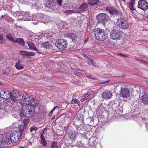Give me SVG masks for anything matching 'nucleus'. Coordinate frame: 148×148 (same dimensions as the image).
<instances>
[{"label":"nucleus","instance_id":"f257e3e1","mask_svg":"<svg viewBox=\"0 0 148 148\" xmlns=\"http://www.w3.org/2000/svg\"><path fill=\"white\" fill-rule=\"evenodd\" d=\"M22 112L24 115L27 117H30L35 120L38 119L39 116V114L34 112L35 108L31 107L27 104L24 105L22 107Z\"/></svg>","mask_w":148,"mask_h":148},{"label":"nucleus","instance_id":"f03ea898","mask_svg":"<svg viewBox=\"0 0 148 148\" xmlns=\"http://www.w3.org/2000/svg\"><path fill=\"white\" fill-rule=\"evenodd\" d=\"M94 33L96 38L101 41L105 40L108 36L105 30L101 29L98 28L95 29Z\"/></svg>","mask_w":148,"mask_h":148},{"label":"nucleus","instance_id":"7ed1b4c3","mask_svg":"<svg viewBox=\"0 0 148 148\" xmlns=\"http://www.w3.org/2000/svg\"><path fill=\"white\" fill-rule=\"evenodd\" d=\"M116 24L121 29L123 30L128 29L130 26L127 19L122 15L117 18Z\"/></svg>","mask_w":148,"mask_h":148},{"label":"nucleus","instance_id":"20e7f679","mask_svg":"<svg viewBox=\"0 0 148 148\" xmlns=\"http://www.w3.org/2000/svg\"><path fill=\"white\" fill-rule=\"evenodd\" d=\"M23 129H22L15 132L12 135L10 136V138L8 137L9 134L8 135L7 134L6 136L9 138V141L10 140L12 142L15 143L17 142L21 138V137L23 134Z\"/></svg>","mask_w":148,"mask_h":148},{"label":"nucleus","instance_id":"39448f33","mask_svg":"<svg viewBox=\"0 0 148 148\" xmlns=\"http://www.w3.org/2000/svg\"><path fill=\"white\" fill-rule=\"evenodd\" d=\"M7 133L0 130V147L2 144L8 145L10 144L9 138L6 136Z\"/></svg>","mask_w":148,"mask_h":148},{"label":"nucleus","instance_id":"423d86ee","mask_svg":"<svg viewBox=\"0 0 148 148\" xmlns=\"http://www.w3.org/2000/svg\"><path fill=\"white\" fill-rule=\"evenodd\" d=\"M55 45L60 50H64L66 48L67 46V41L63 39H58L56 41Z\"/></svg>","mask_w":148,"mask_h":148},{"label":"nucleus","instance_id":"0eeeda50","mask_svg":"<svg viewBox=\"0 0 148 148\" xmlns=\"http://www.w3.org/2000/svg\"><path fill=\"white\" fill-rule=\"evenodd\" d=\"M121 36V32L116 29L112 30L110 34V38L114 40H120Z\"/></svg>","mask_w":148,"mask_h":148},{"label":"nucleus","instance_id":"6e6552de","mask_svg":"<svg viewBox=\"0 0 148 148\" xmlns=\"http://www.w3.org/2000/svg\"><path fill=\"white\" fill-rule=\"evenodd\" d=\"M83 126H80L77 128V131L75 132V131L72 132L71 133H69L68 134V136L69 139L71 140H74L76 139L77 136V135L80 134L82 135V134L81 133H78L77 132H80V130H83Z\"/></svg>","mask_w":148,"mask_h":148},{"label":"nucleus","instance_id":"1a4fd4ad","mask_svg":"<svg viewBox=\"0 0 148 148\" xmlns=\"http://www.w3.org/2000/svg\"><path fill=\"white\" fill-rule=\"evenodd\" d=\"M99 23H104L109 18V16L105 13H100L96 16Z\"/></svg>","mask_w":148,"mask_h":148},{"label":"nucleus","instance_id":"9d476101","mask_svg":"<svg viewBox=\"0 0 148 148\" xmlns=\"http://www.w3.org/2000/svg\"><path fill=\"white\" fill-rule=\"evenodd\" d=\"M138 6L139 8L145 11L148 8V4L146 0H141L138 1Z\"/></svg>","mask_w":148,"mask_h":148},{"label":"nucleus","instance_id":"9b49d317","mask_svg":"<svg viewBox=\"0 0 148 148\" xmlns=\"http://www.w3.org/2000/svg\"><path fill=\"white\" fill-rule=\"evenodd\" d=\"M120 95L121 97L123 98H128L130 95L129 90L126 88H121Z\"/></svg>","mask_w":148,"mask_h":148},{"label":"nucleus","instance_id":"f8f14e48","mask_svg":"<svg viewBox=\"0 0 148 148\" xmlns=\"http://www.w3.org/2000/svg\"><path fill=\"white\" fill-rule=\"evenodd\" d=\"M88 7V4L84 2L80 6L78 10H76V12L77 13H82L86 10Z\"/></svg>","mask_w":148,"mask_h":148},{"label":"nucleus","instance_id":"ddd939ff","mask_svg":"<svg viewBox=\"0 0 148 148\" xmlns=\"http://www.w3.org/2000/svg\"><path fill=\"white\" fill-rule=\"evenodd\" d=\"M33 15L27 12L24 13L23 15V17L22 20L24 21H32L33 18Z\"/></svg>","mask_w":148,"mask_h":148},{"label":"nucleus","instance_id":"4468645a","mask_svg":"<svg viewBox=\"0 0 148 148\" xmlns=\"http://www.w3.org/2000/svg\"><path fill=\"white\" fill-rule=\"evenodd\" d=\"M112 96L111 92L105 90L103 92L102 94L101 97L102 98L105 99H109Z\"/></svg>","mask_w":148,"mask_h":148},{"label":"nucleus","instance_id":"2eb2a0df","mask_svg":"<svg viewBox=\"0 0 148 148\" xmlns=\"http://www.w3.org/2000/svg\"><path fill=\"white\" fill-rule=\"evenodd\" d=\"M28 46L29 48L32 50L36 51V52L40 54L41 52L37 49L35 45L32 42H28Z\"/></svg>","mask_w":148,"mask_h":148},{"label":"nucleus","instance_id":"dca6fc26","mask_svg":"<svg viewBox=\"0 0 148 148\" xmlns=\"http://www.w3.org/2000/svg\"><path fill=\"white\" fill-rule=\"evenodd\" d=\"M106 10L108 11L111 14L119 15L121 16V15H122L121 12H118L114 8L108 7L106 8Z\"/></svg>","mask_w":148,"mask_h":148},{"label":"nucleus","instance_id":"f3484780","mask_svg":"<svg viewBox=\"0 0 148 148\" xmlns=\"http://www.w3.org/2000/svg\"><path fill=\"white\" fill-rule=\"evenodd\" d=\"M1 92L3 93L4 94L3 95V97H2V95H1V97L4 99L8 100L10 99L11 97L12 96V92H10L7 91L5 92L2 91Z\"/></svg>","mask_w":148,"mask_h":148},{"label":"nucleus","instance_id":"a211bd4d","mask_svg":"<svg viewBox=\"0 0 148 148\" xmlns=\"http://www.w3.org/2000/svg\"><path fill=\"white\" fill-rule=\"evenodd\" d=\"M38 100L35 99H33L30 100L29 102V105L31 107H35L37 106L38 103Z\"/></svg>","mask_w":148,"mask_h":148},{"label":"nucleus","instance_id":"6ab92c4d","mask_svg":"<svg viewBox=\"0 0 148 148\" xmlns=\"http://www.w3.org/2000/svg\"><path fill=\"white\" fill-rule=\"evenodd\" d=\"M55 4V3L49 1H48L44 5L45 7L47 8H49L51 9L54 10L56 8Z\"/></svg>","mask_w":148,"mask_h":148},{"label":"nucleus","instance_id":"aec40b11","mask_svg":"<svg viewBox=\"0 0 148 148\" xmlns=\"http://www.w3.org/2000/svg\"><path fill=\"white\" fill-rule=\"evenodd\" d=\"M21 97H22L23 101L25 102L28 101L30 99V95L26 92L22 94Z\"/></svg>","mask_w":148,"mask_h":148},{"label":"nucleus","instance_id":"412c9836","mask_svg":"<svg viewBox=\"0 0 148 148\" xmlns=\"http://www.w3.org/2000/svg\"><path fill=\"white\" fill-rule=\"evenodd\" d=\"M135 0H130L127 3V6L132 11L134 10V5L135 4Z\"/></svg>","mask_w":148,"mask_h":148},{"label":"nucleus","instance_id":"4be33fe9","mask_svg":"<svg viewBox=\"0 0 148 148\" xmlns=\"http://www.w3.org/2000/svg\"><path fill=\"white\" fill-rule=\"evenodd\" d=\"M21 92L17 90H13L12 92V96L14 97H20L21 96Z\"/></svg>","mask_w":148,"mask_h":148},{"label":"nucleus","instance_id":"5701e85b","mask_svg":"<svg viewBox=\"0 0 148 148\" xmlns=\"http://www.w3.org/2000/svg\"><path fill=\"white\" fill-rule=\"evenodd\" d=\"M42 16H43L42 13H38L35 15H33L32 21H41L40 17Z\"/></svg>","mask_w":148,"mask_h":148},{"label":"nucleus","instance_id":"b1692460","mask_svg":"<svg viewBox=\"0 0 148 148\" xmlns=\"http://www.w3.org/2000/svg\"><path fill=\"white\" fill-rule=\"evenodd\" d=\"M142 102L146 104H148V94H144L142 97Z\"/></svg>","mask_w":148,"mask_h":148},{"label":"nucleus","instance_id":"393cba45","mask_svg":"<svg viewBox=\"0 0 148 148\" xmlns=\"http://www.w3.org/2000/svg\"><path fill=\"white\" fill-rule=\"evenodd\" d=\"M14 42L18 43L23 46L25 45V42L23 39L21 38H17L15 39Z\"/></svg>","mask_w":148,"mask_h":148},{"label":"nucleus","instance_id":"a878e982","mask_svg":"<svg viewBox=\"0 0 148 148\" xmlns=\"http://www.w3.org/2000/svg\"><path fill=\"white\" fill-rule=\"evenodd\" d=\"M99 2V0H88V4L91 6L97 4Z\"/></svg>","mask_w":148,"mask_h":148},{"label":"nucleus","instance_id":"bb28decb","mask_svg":"<svg viewBox=\"0 0 148 148\" xmlns=\"http://www.w3.org/2000/svg\"><path fill=\"white\" fill-rule=\"evenodd\" d=\"M15 67L16 69L18 70H21L24 68L22 64L19 61L16 63Z\"/></svg>","mask_w":148,"mask_h":148},{"label":"nucleus","instance_id":"cd10ccee","mask_svg":"<svg viewBox=\"0 0 148 148\" xmlns=\"http://www.w3.org/2000/svg\"><path fill=\"white\" fill-rule=\"evenodd\" d=\"M40 138L41 139V143L44 146H45L47 145V143L42 134L40 135Z\"/></svg>","mask_w":148,"mask_h":148},{"label":"nucleus","instance_id":"c85d7f7f","mask_svg":"<svg viewBox=\"0 0 148 148\" xmlns=\"http://www.w3.org/2000/svg\"><path fill=\"white\" fill-rule=\"evenodd\" d=\"M71 103V104L75 103L79 105L80 104V101L78 99L75 98L73 99L72 100Z\"/></svg>","mask_w":148,"mask_h":148},{"label":"nucleus","instance_id":"c756f323","mask_svg":"<svg viewBox=\"0 0 148 148\" xmlns=\"http://www.w3.org/2000/svg\"><path fill=\"white\" fill-rule=\"evenodd\" d=\"M6 37L9 39L11 40L14 42L15 40L14 37L13 36V35L12 34H7L6 35Z\"/></svg>","mask_w":148,"mask_h":148},{"label":"nucleus","instance_id":"7c9ffc66","mask_svg":"<svg viewBox=\"0 0 148 148\" xmlns=\"http://www.w3.org/2000/svg\"><path fill=\"white\" fill-rule=\"evenodd\" d=\"M42 15L43 16L40 17L41 20L45 21L49 18V17L47 15L43 14H42Z\"/></svg>","mask_w":148,"mask_h":148},{"label":"nucleus","instance_id":"2f4dec72","mask_svg":"<svg viewBox=\"0 0 148 148\" xmlns=\"http://www.w3.org/2000/svg\"><path fill=\"white\" fill-rule=\"evenodd\" d=\"M89 97L88 96L86 93L84 94L82 97V99H81V102H83Z\"/></svg>","mask_w":148,"mask_h":148},{"label":"nucleus","instance_id":"473e14b6","mask_svg":"<svg viewBox=\"0 0 148 148\" xmlns=\"http://www.w3.org/2000/svg\"><path fill=\"white\" fill-rule=\"evenodd\" d=\"M23 56H27L28 51H21L19 52Z\"/></svg>","mask_w":148,"mask_h":148},{"label":"nucleus","instance_id":"72a5a7b5","mask_svg":"<svg viewBox=\"0 0 148 148\" xmlns=\"http://www.w3.org/2000/svg\"><path fill=\"white\" fill-rule=\"evenodd\" d=\"M38 129L37 127H36L34 126H32L30 128V131L31 132H32L33 131H36Z\"/></svg>","mask_w":148,"mask_h":148},{"label":"nucleus","instance_id":"f704fd0d","mask_svg":"<svg viewBox=\"0 0 148 148\" xmlns=\"http://www.w3.org/2000/svg\"><path fill=\"white\" fill-rule=\"evenodd\" d=\"M75 146L78 147H80L83 146V144L81 141H78L76 143Z\"/></svg>","mask_w":148,"mask_h":148},{"label":"nucleus","instance_id":"c9c22d12","mask_svg":"<svg viewBox=\"0 0 148 148\" xmlns=\"http://www.w3.org/2000/svg\"><path fill=\"white\" fill-rule=\"evenodd\" d=\"M51 148H59V147L56 143L55 142H53L51 145Z\"/></svg>","mask_w":148,"mask_h":148},{"label":"nucleus","instance_id":"e433bc0d","mask_svg":"<svg viewBox=\"0 0 148 148\" xmlns=\"http://www.w3.org/2000/svg\"><path fill=\"white\" fill-rule=\"evenodd\" d=\"M59 108V106H56V107H54V108H53V109H52V110H51L50 112L49 113V116H51V115H52V113H53V112L56 109V108Z\"/></svg>","mask_w":148,"mask_h":148},{"label":"nucleus","instance_id":"4c0bfd02","mask_svg":"<svg viewBox=\"0 0 148 148\" xmlns=\"http://www.w3.org/2000/svg\"><path fill=\"white\" fill-rule=\"evenodd\" d=\"M68 36L71 38L73 39V38H74L76 36V34H74L70 33H69Z\"/></svg>","mask_w":148,"mask_h":148},{"label":"nucleus","instance_id":"58836bf2","mask_svg":"<svg viewBox=\"0 0 148 148\" xmlns=\"http://www.w3.org/2000/svg\"><path fill=\"white\" fill-rule=\"evenodd\" d=\"M2 36V35L0 34V43L2 44L5 43V41L3 40Z\"/></svg>","mask_w":148,"mask_h":148},{"label":"nucleus","instance_id":"ea45409f","mask_svg":"<svg viewBox=\"0 0 148 148\" xmlns=\"http://www.w3.org/2000/svg\"><path fill=\"white\" fill-rule=\"evenodd\" d=\"M76 12V11H75L74 10H66L65 11L66 13H75V12L77 13V12Z\"/></svg>","mask_w":148,"mask_h":148},{"label":"nucleus","instance_id":"a19ab883","mask_svg":"<svg viewBox=\"0 0 148 148\" xmlns=\"http://www.w3.org/2000/svg\"><path fill=\"white\" fill-rule=\"evenodd\" d=\"M35 53L33 52H29L28 51L27 56H32L35 55Z\"/></svg>","mask_w":148,"mask_h":148},{"label":"nucleus","instance_id":"79ce46f5","mask_svg":"<svg viewBox=\"0 0 148 148\" xmlns=\"http://www.w3.org/2000/svg\"><path fill=\"white\" fill-rule=\"evenodd\" d=\"M29 120L28 119H24L23 121L25 125H27L29 123Z\"/></svg>","mask_w":148,"mask_h":148},{"label":"nucleus","instance_id":"37998d69","mask_svg":"<svg viewBox=\"0 0 148 148\" xmlns=\"http://www.w3.org/2000/svg\"><path fill=\"white\" fill-rule=\"evenodd\" d=\"M43 45L45 47H49V44L47 42L44 43Z\"/></svg>","mask_w":148,"mask_h":148},{"label":"nucleus","instance_id":"c03bdc74","mask_svg":"<svg viewBox=\"0 0 148 148\" xmlns=\"http://www.w3.org/2000/svg\"><path fill=\"white\" fill-rule=\"evenodd\" d=\"M57 4L59 5H61L62 3V0H56Z\"/></svg>","mask_w":148,"mask_h":148},{"label":"nucleus","instance_id":"a18cd8bd","mask_svg":"<svg viewBox=\"0 0 148 148\" xmlns=\"http://www.w3.org/2000/svg\"><path fill=\"white\" fill-rule=\"evenodd\" d=\"M94 93L93 92H89V93H87V94L88 96L89 97V96L92 94H93Z\"/></svg>","mask_w":148,"mask_h":148},{"label":"nucleus","instance_id":"49530a36","mask_svg":"<svg viewBox=\"0 0 148 148\" xmlns=\"http://www.w3.org/2000/svg\"><path fill=\"white\" fill-rule=\"evenodd\" d=\"M75 75H77V76H80L81 75L80 73L77 71L75 72Z\"/></svg>","mask_w":148,"mask_h":148},{"label":"nucleus","instance_id":"de8ad7c7","mask_svg":"<svg viewBox=\"0 0 148 148\" xmlns=\"http://www.w3.org/2000/svg\"><path fill=\"white\" fill-rule=\"evenodd\" d=\"M77 116L78 117V118L79 119H80V118H79V117H80L81 118H82L83 117V115L80 114H77Z\"/></svg>","mask_w":148,"mask_h":148},{"label":"nucleus","instance_id":"09e8293b","mask_svg":"<svg viewBox=\"0 0 148 148\" xmlns=\"http://www.w3.org/2000/svg\"><path fill=\"white\" fill-rule=\"evenodd\" d=\"M90 62L92 65L93 66H96L95 63L93 60L92 62Z\"/></svg>","mask_w":148,"mask_h":148},{"label":"nucleus","instance_id":"8fccbe9b","mask_svg":"<svg viewBox=\"0 0 148 148\" xmlns=\"http://www.w3.org/2000/svg\"><path fill=\"white\" fill-rule=\"evenodd\" d=\"M82 55L84 57L86 58L87 59L88 57L86 55L85 53H82Z\"/></svg>","mask_w":148,"mask_h":148},{"label":"nucleus","instance_id":"3c124183","mask_svg":"<svg viewBox=\"0 0 148 148\" xmlns=\"http://www.w3.org/2000/svg\"><path fill=\"white\" fill-rule=\"evenodd\" d=\"M120 104H119V106H118V108H119V110H120L121 112H122L123 108L121 107V108H119L120 106Z\"/></svg>","mask_w":148,"mask_h":148},{"label":"nucleus","instance_id":"603ef678","mask_svg":"<svg viewBox=\"0 0 148 148\" xmlns=\"http://www.w3.org/2000/svg\"><path fill=\"white\" fill-rule=\"evenodd\" d=\"M87 59H88L90 62H92L93 60L91 58H90L89 57Z\"/></svg>","mask_w":148,"mask_h":148},{"label":"nucleus","instance_id":"864d4df0","mask_svg":"<svg viewBox=\"0 0 148 148\" xmlns=\"http://www.w3.org/2000/svg\"><path fill=\"white\" fill-rule=\"evenodd\" d=\"M5 15H2L1 17L0 18V21L2 20L3 18H5Z\"/></svg>","mask_w":148,"mask_h":148},{"label":"nucleus","instance_id":"5fc2aeb1","mask_svg":"<svg viewBox=\"0 0 148 148\" xmlns=\"http://www.w3.org/2000/svg\"><path fill=\"white\" fill-rule=\"evenodd\" d=\"M12 99L14 102H16L17 101V100L15 98H12Z\"/></svg>","mask_w":148,"mask_h":148},{"label":"nucleus","instance_id":"6e6d98bb","mask_svg":"<svg viewBox=\"0 0 148 148\" xmlns=\"http://www.w3.org/2000/svg\"><path fill=\"white\" fill-rule=\"evenodd\" d=\"M119 56H125L123 55V54H121V53H119Z\"/></svg>","mask_w":148,"mask_h":148},{"label":"nucleus","instance_id":"4d7b16f0","mask_svg":"<svg viewBox=\"0 0 148 148\" xmlns=\"http://www.w3.org/2000/svg\"><path fill=\"white\" fill-rule=\"evenodd\" d=\"M137 60L139 61L140 62H143V61L142 60H139L138 59Z\"/></svg>","mask_w":148,"mask_h":148},{"label":"nucleus","instance_id":"13d9d810","mask_svg":"<svg viewBox=\"0 0 148 148\" xmlns=\"http://www.w3.org/2000/svg\"><path fill=\"white\" fill-rule=\"evenodd\" d=\"M145 84L147 85L148 86V82H145Z\"/></svg>","mask_w":148,"mask_h":148},{"label":"nucleus","instance_id":"bf43d9fd","mask_svg":"<svg viewBox=\"0 0 148 148\" xmlns=\"http://www.w3.org/2000/svg\"><path fill=\"white\" fill-rule=\"evenodd\" d=\"M20 148H25L24 147H20Z\"/></svg>","mask_w":148,"mask_h":148},{"label":"nucleus","instance_id":"052dcab7","mask_svg":"<svg viewBox=\"0 0 148 148\" xmlns=\"http://www.w3.org/2000/svg\"><path fill=\"white\" fill-rule=\"evenodd\" d=\"M3 95H2V94L0 92V97H1V95H2V97H3Z\"/></svg>","mask_w":148,"mask_h":148},{"label":"nucleus","instance_id":"680f3d73","mask_svg":"<svg viewBox=\"0 0 148 148\" xmlns=\"http://www.w3.org/2000/svg\"><path fill=\"white\" fill-rule=\"evenodd\" d=\"M40 5V4H38V6H39V5Z\"/></svg>","mask_w":148,"mask_h":148},{"label":"nucleus","instance_id":"e2e57ef3","mask_svg":"<svg viewBox=\"0 0 148 148\" xmlns=\"http://www.w3.org/2000/svg\"><path fill=\"white\" fill-rule=\"evenodd\" d=\"M146 127H148V124H147L146 125Z\"/></svg>","mask_w":148,"mask_h":148},{"label":"nucleus","instance_id":"0e129e2a","mask_svg":"<svg viewBox=\"0 0 148 148\" xmlns=\"http://www.w3.org/2000/svg\"><path fill=\"white\" fill-rule=\"evenodd\" d=\"M37 9H39V8H37Z\"/></svg>","mask_w":148,"mask_h":148}]
</instances>
